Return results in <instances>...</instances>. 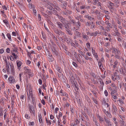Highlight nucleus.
Segmentation results:
<instances>
[{"label":"nucleus","instance_id":"obj_14","mask_svg":"<svg viewBox=\"0 0 126 126\" xmlns=\"http://www.w3.org/2000/svg\"><path fill=\"white\" fill-rule=\"evenodd\" d=\"M103 111L104 112H105L107 116L110 117V114L109 112L108 111H106L105 109H103Z\"/></svg>","mask_w":126,"mask_h":126},{"label":"nucleus","instance_id":"obj_52","mask_svg":"<svg viewBox=\"0 0 126 126\" xmlns=\"http://www.w3.org/2000/svg\"><path fill=\"white\" fill-rule=\"evenodd\" d=\"M33 12L34 13V14L35 15H36V10H35V9H33Z\"/></svg>","mask_w":126,"mask_h":126},{"label":"nucleus","instance_id":"obj_17","mask_svg":"<svg viewBox=\"0 0 126 126\" xmlns=\"http://www.w3.org/2000/svg\"><path fill=\"white\" fill-rule=\"evenodd\" d=\"M92 13L93 14L95 13L96 15L99 14H100V12L97 10L93 11Z\"/></svg>","mask_w":126,"mask_h":126},{"label":"nucleus","instance_id":"obj_1","mask_svg":"<svg viewBox=\"0 0 126 126\" xmlns=\"http://www.w3.org/2000/svg\"><path fill=\"white\" fill-rule=\"evenodd\" d=\"M50 41L52 45L50 47V48L52 50V52L54 55H57V46L53 43V42L51 40H50Z\"/></svg>","mask_w":126,"mask_h":126},{"label":"nucleus","instance_id":"obj_10","mask_svg":"<svg viewBox=\"0 0 126 126\" xmlns=\"http://www.w3.org/2000/svg\"><path fill=\"white\" fill-rule=\"evenodd\" d=\"M59 18L60 19L61 22L63 23L64 22H65L66 20L62 16H59Z\"/></svg>","mask_w":126,"mask_h":126},{"label":"nucleus","instance_id":"obj_18","mask_svg":"<svg viewBox=\"0 0 126 126\" xmlns=\"http://www.w3.org/2000/svg\"><path fill=\"white\" fill-rule=\"evenodd\" d=\"M66 37H63L64 41L66 42L68 44L70 43V42L68 38H66Z\"/></svg>","mask_w":126,"mask_h":126},{"label":"nucleus","instance_id":"obj_56","mask_svg":"<svg viewBox=\"0 0 126 126\" xmlns=\"http://www.w3.org/2000/svg\"><path fill=\"white\" fill-rule=\"evenodd\" d=\"M98 27H99V29H101V30H104V28L102 26H98Z\"/></svg>","mask_w":126,"mask_h":126},{"label":"nucleus","instance_id":"obj_4","mask_svg":"<svg viewBox=\"0 0 126 126\" xmlns=\"http://www.w3.org/2000/svg\"><path fill=\"white\" fill-rule=\"evenodd\" d=\"M16 63L18 67L17 69H18L20 70L21 69L20 66L22 65V63L20 61H17Z\"/></svg>","mask_w":126,"mask_h":126},{"label":"nucleus","instance_id":"obj_11","mask_svg":"<svg viewBox=\"0 0 126 126\" xmlns=\"http://www.w3.org/2000/svg\"><path fill=\"white\" fill-rule=\"evenodd\" d=\"M114 77H115L116 79H117L118 80H119L120 79V77L119 75H117L116 73L115 72L114 73Z\"/></svg>","mask_w":126,"mask_h":126},{"label":"nucleus","instance_id":"obj_27","mask_svg":"<svg viewBox=\"0 0 126 126\" xmlns=\"http://www.w3.org/2000/svg\"><path fill=\"white\" fill-rule=\"evenodd\" d=\"M10 66L11 68L12 69V72H14V67L13 66V64H11V65H10Z\"/></svg>","mask_w":126,"mask_h":126},{"label":"nucleus","instance_id":"obj_47","mask_svg":"<svg viewBox=\"0 0 126 126\" xmlns=\"http://www.w3.org/2000/svg\"><path fill=\"white\" fill-rule=\"evenodd\" d=\"M81 18V16H78L75 17V18L76 19L78 20H79V19H80Z\"/></svg>","mask_w":126,"mask_h":126},{"label":"nucleus","instance_id":"obj_13","mask_svg":"<svg viewBox=\"0 0 126 126\" xmlns=\"http://www.w3.org/2000/svg\"><path fill=\"white\" fill-rule=\"evenodd\" d=\"M105 23L110 28H112V26L111 25V24L109 23V21L107 20L105 22Z\"/></svg>","mask_w":126,"mask_h":126},{"label":"nucleus","instance_id":"obj_26","mask_svg":"<svg viewBox=\"0 0 126 126\" xmlns=\"http://www.w3.org/2000/svg\"><path fill=\"white\" fill-rule=\"evenodd\" d=\"M48 58L49 62H52L54 60V58L52 57V56H49Z\"/></svg>","mask_w":126,"mask_h":126},{"label":"nucleus","instance_id":"obj_59","mask_svg":"<svg viewBox=\"0 0 126 126\" xmlns=\"http://www.w3.org/2000/svg\"><path fill=\"white\" fill-rule=\"evenodd\" d=\"M108 4L110 5V6H114V4L113 3L111 2H108Z\"/></svg>","mask_w":126,"mask_h":126},{"label":"nucleus","instance_id":"obj_38","mask_svg":"<svg viewBox=\"0 0 126 126\" xmlns=\"http://www.w3.org/2000/svg\"><path fill=\"white\" fill-rule=\"evenodd\" d=\"M3 22L4 23H5V24L7 26H8L9 25L7 21H6V20H3Z\"/></svg>","mask_w":126,"mask_h":126},{"label":"nucleus","instance_id":"obj_32","mask_svg":"<svg viewBox=\"0 0 126 126\" xmlns=\"http://www.w3.org/2000/svg\"><path fill=\"white\" fill-rule=\"evenodd\" d=\"M98 117L100 121H101L102 122H103L104 121L103 119L100 116H98Z\"/></svg>","mask_w":126,"mask_h":126},{"label":"nucleus","instance_id":"obj_3","mask_svg":"<svg viewBox=\"0 0 126 126\" xmlns=\"http://www.w3.org/2000/svg\"><path fill=\"white\" fill-rule=\"evenodd\" d=\"M9 81L11 83H13L15 81L14 78L12 76H10L8 79Z\"/></svg>","mask_w":126,"mask_h":126},{"label":"nucleus","instance_id":"obj_42","mask_svg":"<svg viewBox=\"0 0 126 126\" xmlns=\"http://www.w3.org/2000/svg\"><path fill=\"white\" fill-rule=\"evenodd\" d=\"M72 64L75 67H78V65L76 63L74 62H72Z\"/></svg>","mask_w":126,"mask_h":126},{"label":"nucleus","instance_id":"obj_15","mask_svg":"<svg viewBox=\"0 0 126 126\" xmlns=\"http://www.w3.org/2000/svg\"><path fill=\"white\" fill-rule=\"evenodd\" d=\"M98 64L99 68L100 69H101L103 67V64L101 63V62L100 60L99 61H98Z\"/></svg>","mask_w":126,"mask_h":126},{"label":"nucleus","instance_id":"obj_43","mask_svg":"<svg viewBox=\"0 0 126 126\" xmlns=\"http://www.w3.org/2000/svg\"><path fill=\"white\" fill-rule=\"evenodd\" d=\"M80 22L79 21H78L76 25L78 28H79L80 26Z\"/></svg>","mask_w":126,"mask_h":126},{"label":"nucleus","instance_id":"obj_8","mask_svg":"<svg viewBox=\"0 0 126 126\" xmlns=\"http://www.w3.org/2000/svg\"><path fill=\"white\" fill-rule=\"evenodd\" d=\"M29 109L31 113L32 112L33 114H34V108L33 106H30Z\"/></svg>","mask_w":126,"mask_h":126},{"label":"nucleus","instance_id":"obj_31","mask_svg":"<svg viewBox=\"0 0 126 126\" xmlns=\"http://www.w3.org/2000/svg\"><path fill=\"white\" fill-rule=\"evenodd\" d=\"M7 36L9 39L11 41V36L10 34L7 33Z\"/></svg>","mask_w":126,"mask_h":126},{"label":"nucleus","instance_id":"obj_16","mask_svg":"<svg viewBox=\"0 0 126 126\" xmlns=\"http://www.w3.org/2000/svg\"><path fill=\"white\" fill-rule=\"evenodd\" d=\"M120 122L121 126H125V123L123 119H122V120H120Z\"/></svg>","mask_w":126,"mask_h":126},{"label":"nucleus","instance_id":"obj_60","mask_svg":"<svg viewBox=\"0 0 126 126\" xmlns=\"http://www.w3.org/2000/svg\"><path fill=\"white\" fill-rule=\"evenodd\" d=\"M47 53L48 54V55L49 56H52V55L51 54V53L49 51H47Z\"/></svg>","mask_w":126,"mask_h":126},{"label":"nucleus","instance_id":"obj_35","mask_svg":"<svg viewBox=\"0 0 126 126\" xmlns=\"http://www.w3.org/2000/svg\"><path fill=\"white\" fill-rule=\"evenodd\" d=\"M118 101L122 104H124V101L122 99H119L118 100Z\"/></svg>","mask_w":126,"mask_h":126},{"label":"nucleus","instance_id":"obj_9","mask_svg":"<svg viewBox=\"0 0 126 126\" xmlns=\"http://www.w3.org/2000/svg\"><path fill=\"white\" fill-rule=\"evenodd\" d=\"M82 38L83 40L87 41L89 39V37L86 35L84 34L82 35Z\"/></svg>","mask_w":126,"mask_h":126},{"label":"nucleus","instance_id":"obj_34","mask_svg":"<svg viewBox=\"0 0 126 126\" xmlns=\"http://www.w3.org/2000/svg\"><path fill=\"white\" fill-rule=\"evenodd\" d=\"M86 25L87 26H89L91 25V23L89 22H87L85 23Z\"/></svg>","mask_w":126,"mask_h":126},{"label":"nucleus","instance_id":"obj_41","mask_svg":"<svg viewBox=\"0 0 126 126\" xmlns=\"http://www.w3.org/2000/svg\"><path fill=\"white\" fill-rule=\"evenodd\" d=\"M114 57L116 59H120V57L117 54H115V55L114 56Z\"/></svg>","mask_w":126,"mask_h":126},{"label":"nucleus","instance_id":"obj_20","mask_svg":"<svg viewBox=\"0 0 126 126\" xmlns=\"http://www.w3.org/2000/svg\"><path fill=\"white\" fill-rule=\"evenodd\" d=\"M113 30L114 31L117 32V34L118 33V30L117 28V26L116 25H114L113 26Z\"/></svg>","mask_w":126,"mask_h":126},{"label":"nucleus","instance_id":"obj_6","mask_svg":"<svg viewBox=\"0 0 126 126\" xmlns=\"http://www.w3.org/2000/svg\"><path fill=\"white\" fill-rule=\"evenodd\" d=\"M54 4L50 3L47 5V8H48L50 10H52L53 9Z\"/></svg>","mask_w":126,"mask_h":126},{"label":"nucleus","instance_id":"obj_2","mask_svg":"<svg viewBox=\"0 0 126 126\" xmlns=\"http://www.w3.org/2000/svg\"><path fill=\"white\" fill-rule=\"evenodd\" d=\"M54 31L56 34H58L60 35H61L63 36V37H67L66 35L60 30L58 29L57 28H55L54 29Z\"/></svg>","mask_w":126,"mask_h":126},{"label":"nucleus","instance_id":"obj_63","mask_svg":"<svg viewBox=\"0 0 126 126\" xmlns=\"http://www.w3.org/2000/svg\"><path fill=\"white\" fill-rule=\"evenodd\" d=\"M80 9H83L86 8V7L85 6H82L80 7Z\"/></svg>","mask_w":126,"mask_h":126},{"label":"nucleus","instance_id":"obj_19","mask_svg":"<svg viewBox=\"0 0 126 126\" xmlns=\"http://www.w3.org/2000/svg\"><path fill=\"white\" fill-rule=\"evenodd\" d=\"M38 118L39 121L40 123H41L42 121V117L41 114H39L38 115Z\"/></svg>","mask_w":126,"mask_h":126},{"label":"nucleus","instance_id":"obj_23","mask_svg":"<svg viewBox=\"0 0 126 126\" xmlns=\"http://www.w3.org/2000/svg\"><path fill=\"white\" fill-rule=\"evenodd\" d=\"M96 25L97 26H100L101 24V22L99 20H97L95 22Z\"/></svg>","mask_w":126,"mask_h":126},{"label":"nucleus","instance_id":"obj_7","mask_svg":"<svg viewBox=\"0 0 126 126\" xmlns=\"http://www.w3.org/2000/svg\"><path fill=\"white\" fill-rule=\"evenodd\" d=\"M74 34L77 37L80 38L81 37L80 33L77 31L74 32Z\"/></svg>","mask_w":126,"mask_h":126},{"label":"nucleus","instance_id":"obj_49","mask_svg":"<svg viewBox=\"0 0 126 126\" xmlns=\"http://www.w3.org/2000/svg\"><path fill=\"white\" fill-rule=\"evenodd\" d=\"M91 26L90 27V29H93V28H94L95 27V26L94 25L91 24Z\"/></svg>","mask_w":126,"mask_h":126},{"label":"nucleus","instance_id":"obj_28","mask_svg":"<svg viewBox=\"0 0 126 126\" xmlns=\"http://www.w3.org/2000/svg\"><path fill=\"white\" fill-rule=\"evenodd\" d=\"M63 91L62 90H61L60 91V93L62 94H61L62 95L65 96L66 95V93L64 92H63Z\"/></svg>","mask_w":126,"mask_h":126},{"label":"nucleus","instance_id":"obj_40","mask_svg":"<svg viewBox=\"0 0 126 126\" xmlns=\"http://www.w3.org/2000/svg\"><path fill=\"white\" fill-rule=\"evenodd\" d=\"M4 118H6V110L5 109L4 110Z\"/></svg>","mask_w":126,"mask_h":126},{"label":"nucleus","instance_id":"obj_61","mask_svg":"<svg viewBox=\"0 0 126 126\" xmlns=\"http://www.w3.org/2000/svg\"><path fill=\"white\" fill-rule=\"evenodd\" d=\"M34 122H30L29 123V125H31L32 126H33L34 125Z\"/></svg>","mask_w":126,"mask_h":126},{"label":"nucleus","instance_id":"obj_57","mask_svg":"<svg viewBox=\"0 0 126 126\" xmlns=\"http://www.w3.org/2000/svg\"><path fill=\"white\" fill-rule=\"evenodd\" d=\"M41 103L43 105H45V102L44 99H42L41 101Z\"/></svg>","mask_w":126,"mask_h":126},{"label":"nucleus","instance_id":"obj_29","mask_svg":"<svg viewBox=\"0 0 126 126\" xmlns=\"http://www.w3.org/2000/svg\"><path fill=\"white\" fill-rule=\"evenodd\" d=\"M112 107L113 108V109L114 111L115 112H116V111H117V109L116 108V106L115 105H112Z\"/></svg>","mask_w":126,"mask_h":126},{"label":"nucleus","instance_id":"obj_51","mask_svg":"<svg viewBox=\"0 0 126 126\" xmlns=\"http://www.w3.org/2000/svg\"><path fill=\"white\" fill-rule=\"evenodd\" d=\"M124 70V69L123 68H120L119 70V71L120 73H123V72Z\"/></svg>","mask_w":126,"mask_h":126},{"label":"nucleus","instance_id":"obj_44","mask_svg":"<svg viewBox=\"0 0 126 126\" xmlns=\"http://www.w3.org/2000/svg\"><path fill=\"white\" fill-rule=\"evenodd\" d=\"M116 92V91L115 90H113L112 91L111 93V95H114V94Z\"/></svg>","mask_w":126,"mask_h":126},{"label":"nucleus","instance_id":"obj_53","mask_svg":"<svg viewBox=\"0 0 126 126\" xmlns=\"http://www.w3.org/2000/svg\"><path fill=\"white\" fill-rule=\"evenodd\" d=\"M93 94L96 97L97 96V93L96 92H94V91H92V92Z\"/></svg>","mask_w":126,"mask_h":126},{"label":"nucleus","instance_id":"obj_54","mask_svg":"<svg viewBox=\"0 0 126 126\" xmlns=\"http://www.w3.org/2000/svg\"><path fill=\"white\" fill-rule=\"evenodd\" d=\"M78 51L79 53H80L81 55L83 56H84V54H83V52L82 51H80V50H79Z\"/></svg>","mask_w":126,"mask_h":126},{"label":"nucleus","instance_id":"obj_25","mask_svg":"<svg viewBox=\"0 0 126 126\" xmlns=\"http://www.w3.org/2000/svg\"><path fill=\"white\" fill-rule=\"evenodd\" d=\"M5 63L6 64V66H9L10 65H11V64L9 62H7V60H5Z\"/></svg>","mask_w":126,"mask_h":126},{"label":"nucleus","instance_id":"obj_24","mask_svg":"<svg viewBox=\"0 0 126 126\" xmlns=\"http://www.w3.org/2000/svg\"><path fill=\"white\" fill-rule=\"evenodd\" d=\"M31 98H32V100L33 104V105H34V104H35V99L33 95L32 96Z\"/></svg>","mask_w":126,"mask_h":126},{"label":"nucleus","instance_id":"obj_36","mask_svg":"<svg viewBox=\"0 0 126 126\" xmlns=\"http://www.w3.org/2000/svg\"><path fill=\"white\" fill-rule=\"evenodd\" d=\"M74 87L75 90L76 91H77V90H78V89L79 88L77 86L76 84L75 83L74 85Z\"/></svg>","mask_w":126,"mask_h":126},{"label":"nucleus","instance_id":"obj_39","mask_svg":"<svg viewBox=\"0 0 126 126\" xmlns=\"http://www.w3.org/2000/svg\"><path fill=\"white\" fill-rule=\"evenodd\" d=\"M53 14L55 15H57L58 16V15L57 14V11H56L55 9H53Z\"/></svg>","mask_w":126,"mask_h":126},{"label":"nucleus","instance_id":"obj_50","mask_svg":"<svg viewBox=\"0 0 126 126\" xmlns=\"http://www.w3.org/2000/svg\"><path fill=\"white\" fill-rule=\"evenodd\" d=\"M53 9H55L57 10L59 9V8L58 6L54 4Z\"/></svg>","mask_w":126,"mask_h":126},{"label":"nucleus","instance_id":"obj_58","mask_svg":"<svg viewBox=\"0 0 126 126\" xmlns=\"http://www.w3.org/2000/svg\"><path fill=\"white\" fill-rule=\"evenodd\" d=\"M118 62L116 60L114 63V65L117 66L118 64Z\"/></svg>","mask_w":126,"mask_h":126},{"label":"nucleus","instance_id":"obj_22","mask_svg":"<svg viewBox=\"0 0 126 126\" xmlns=\"http://www.w3.org/2000/svg\"><path fill=\"white\" fill-rule=\"evenodd\" d=\"M46 119L47 125H50L51 124V123L50 121V120H48L47 118H46Z\"/></svg>","mask_w":126,"mask_h":126},{"label":"nucleus","instance_id":"obj_37","mask_svg":"<svg viewBox=\"0 0 126 126\" xmlns=\"http://www.w3.org/2000/svg\"><path fill=\"white\" fill-rule=\"evenodd\" d=\"M104 119L105 122L107 123V124L109 123V122H110L107 118L105 117L104 118Z\"/></svg>","mask_w":126,"mask_h":126},{"label":"nucleus","instance_id":"obj_64","mask_svg":"<svg viewBox=\"0 0 126 126\" xmlns=\"http://www.w3.org/2000/svg\"><path fill=\"white\" fill-rule=\"evenodd\" d=\"M6 51L7 52V53H10V49L9 48H7L6 49Z\"/></svg>","mask_w":126,"mask_h":126},{"label":"nucleus","instance_id":"obj_55","mask_svg":"<svg viewBox=\"0 0 126 126\" xmlns=\"http://www.w3.org/2000/svg\"><path fill=\"white\" fill-rule=\"evenodd\" d=\"M86 45L88 48H90V44L89 43H87L86 44Z\"/></svg>","mask_w":126,"mask_h":126},{"label":"nucleus","instance_id":"obj_21","mask_svg":"<svg viewBox=\"0 0 126 126\" xmlns=\"http://www.w3.org/2000/svg\"><path fill=\"white\" fill-rule=\"evenodd\" d=\"M66 31L70 35H72L73 34L71 32V30L70 29H68Z\"/></svg>","mask_w":126,"mask_h":126},{"label":"nucleus","instance_id":"obj_46","mask_svg":"<svg viewBox=\"0 0 126 126\" xmlns=\"http://www.w3.org/2000/svg\"><path fill=\"white\" fill-rule=\"evenodd\" d=\"M104 93L105 95L106 96H108V93L107 90H105V91H104Z\"/></svg>","mask_w":126,"mask_h":126},{"label":"nucleus","instance_id":"obj_62","mask_svg":"<svg viewBox=\"0 0 126 126\" xmlns=\"http://www.w3.org/2000/svg\"><path fill=\"white\" fill-rule=\"evenodd\" d=\"M111 82V81L110 80H106V84H108L109 83H110Z\"/></svg>","mask_w":126,"mask_h":126},{"label":"nucleus","instance_id":"obj_5","mask_svg":"<svg viewBox=\"0 0 126 126\" xmlns=\"http://www.w3.org/2000/svg\"><path fill=\"white\" fill-rule=\"evenodd\" d=\"M56 24L58 26V27L59 29L61 30H62V26H63V24L61 23L60 22H56Z\"/></svg>","mask_w":126,"mask_h":126},{"label":"nucleus","instance_id":"obj_33","mask_svg":"<svg viewBox=\"0 0 126 126\" xmlns=\"http://www.w3.org/2000/svg\"><path fill=\"white\" fill-rule=\"evenodd\" d=\"M92 99L93 100L94 102L96 104H97V101L96 100V99L94 97L92 98Z\"/></svg>","mask_w":126,"mask_h":126},{"label":"nucleus","instance_id":"obj_30","mask_svg":"<svg viewBox=\"0 0 126 126\" xmlns=\"http://www.w3.org/2000/svg\"><path fill=\"white\" fill-rule=\"evenodd\" d=\"M88 19L90 20H94V17H92L91 16H89L88 17Z\"/></svg>","mask_w":126,"mask_h":126},{"label":"nucleus","instance_id":"obj_12","mask_svg":"<svg viewBox=\"0 0 126 126\" xmlns=\"http://www.w3.org/2000/svg\"><path fill=\"white\" fill-rule=\"evenodd\" d=\"M30 91V90H29ZM30 94L29 95V94L27 93V95L28 99L29 100H30V96H31V97H32V96H33V94L32 93V91H29Z\"/></svg>","mask_w":126,"mask_h":126},{"label":"nucleus","instance_id":"obj_48","mask_svg":"<svg viewBox=\"0 0 126 126\" xmlns=\"http://www.w3.org/2000/svg\"><path fill=\"white\" fill-rule=\"evenodd\" d=\"M99 33L97 31H95V32H94V36H95Z\"/></svg>","mask_w":126,"mask_h":126},{"label":"nucleus","instance_id":"obj_45","mask_svg":"<svg viewBox=\"0 0 126 126\" xmlns=\"http://www.w3.org/2000/svg\"><path fill=\"white\" fill-rule=\"evenodd\" d=\"M114 32H115V33H112V35L114 36H116V35H118L119 34V33L118 32V33H117V34L116 33L117 32H116L115 31H114Z\"/></svg>","mask_w":126,"mask_h":126}]
</instances>
